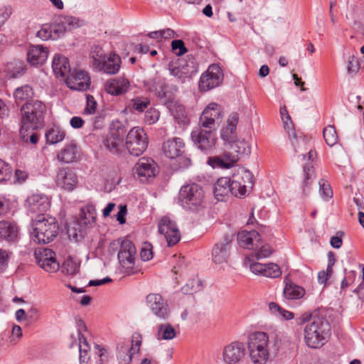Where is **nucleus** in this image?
I'll return each instance as SVG.
<instances>
[{
    "instance_id": "1",
    "label": "nucleus",
    "mask_w": 364,
    "mask_h": 364,
    "mask_svg": "<svg viewBox=\"0 0 364 364\" xmlns=\"http://www.w3.org/2000/svg\"><path fill=\"white\" fill-rule=\"evenodd\" d=\"M46 106L40 100H31L24 103L20 109L19 136L24 142L36 144L38 136L35 130L44 126Z\"/></svg>"
},
{
    "instance_id": "2",
    "label": "nucleus",
    "mask_w": 364,
    "mask_h": 364,
    "mask_svg": "<svg viewBox=\"0 0 364 364\" xmlns=\"http://www.w3.org/2000/svg\"><path fill=\"white\" fill-rule=\"evenodd\" d=\"M298 325L306 323L304 328V336L306 344L311 348L323 346L331 335L329 322L317 313H305L296 319Z\"/></svg>"
},
{
    "instance_id": "3",
    "label": "nucleus",
    "mask_w": 364,
    "mask_h": 364,
    "mask_svg": "<svg viewBox=\"0 0 364 364\" xmlns=\"http://www.w3.org/2000/svg\"><path fill=\"white\" fill-rule=\"evenodd\" d=\"M58 230L59 226L55 218L40 214L32 223L31 235L36 242L47 244L53 240Z\"/></svg>"
},
{
    "instance_id": "4",
    "label": "nucleus",
    "mask_w": 364,
    "mask_h": 364,
    "mask_svg": "<svg viewBox=\"0 0 364 364\" xmlns=\"http://www.w3.org/2000/svg\"><path fill=\"white\" fill-rule=\"evenodd\" d=\"M205 191L203 187L198 183L183 186L179 191V202L185 210L193 213H199L204 208Z\"/></svg>"
},
{
    "instance_id": "5",
    "label": "nucleus",
    "mask_w": 364,
    "mask_h": 364,
    "mask_svg": "<svg viewBox=\"0 0 364 364\" xmlns=\"http://www.w3.org/2000/svg\"><path fill=\"white\" fill-rule=\"evenodd\" d=\"M96 210L92 204H87L80 209L79 217L73 225H68L67 232L70 238L75 241L78 240V237H82V232L92 228L95 224Z\"/></svg>"
},
{
    "instance_id": "6",
    "label": "nucleus",
    "mask_w": 364,
    "mask_h": 364,
    "mask_svg": "<svg viewBox=\"0 0 364 364\" xmlns=\"http://www.w3.org/2000/svg\"><path fill=\"white\" fill-rule=\"evenodd\" d=\"M268 343L269 336L264 332L258 331L250 335L247 346L254 364H266L269 358Z\"/></svg>"
},
{
    "instance_id": "7",
    "label": "nucleus",
    "mask_w": 364,
    "mask_h": 364,
    "mask_svg": "<svg viewBox=\"0 0 364 364\" xmlns=\"http://www.w3.org/2000/svg\"><path fill=\"white\" fill-rule=\"evenodd\" d=\"M223 109L217 103H210L206 106V149L213 146L217 137L213 131H215L223 119Z\"/></svg>"
},
{
    "instance_id": "8",
    "label": "nucleus",
    "mask_w": 364,
    "mask_h": 364,
    "mask_svg": "<svg viewBox=\"0 0 364 364\" xmlns=\"http://www.w3.org/2000/svg\"><path fill=\"white\" fill-rule=\"evenodd\" d=\"M148 146V139L144 130L134 127L127 134L125 147L131 155L139 156Z\"/></svg>"
},
{
    "instance_id": "9",
    "label": "nucleus",
    "mask_w": 364,
    "mask_h": 364,
    "mask_svg": "<svg viewBox=\"0 0 364 364\" xmlns=\"http://www.w3.org/2000/svg\"><path fill=\"white\" fill-rule=\"evenodd\" d=\"M232 188L236 197L245 196L254 185L252 173L245 168H240L232 175Z\"/></svg>"
},
{
    "instance_id": "10",
    "label": "nucleus",
    "mask_w": 364,
    "mask_h": 364,
    "mask_svg": "<svg viewBox=\"0 0 364 364\" xmlns=\"http://www.w3.org/2000/svg\"><path fill=\"white\" fill-rule=\"evenodd\" d=\"M126 132L124 127L113 126L103 141L104 145L112 154L122 152L125 147L124 139Z\"/></svg>"
},
{
    "instance_id": "11",
    "label": "nucleus",
    "mask_w": 364,
    "mask_h": 364,
    "mask_svg": "<svg viewBox=\"0 0 364 364\" xmlns=\"http://www.w3.org/2000/svg\"><path fill=\"white\" fill-rule=\"evenodd\" d=\"M136 250L133 242L129 240H124L121 242L118 252V259L120 264L128 274L134 273L133 268L135 264Z\"/></svg>"
},
{
    "instance_id": "12",
    "label": "nucleus",
    "mask_w": 364,
    "mask_h": 364,
    "mask_svg": "<svg viewBox=\"0 0 364 364\" xmlns=\"http://www.w3.org/2000/svg\"><path fill=\"white\" fill-rule=\"evenodd\" d=\"M159 232L164 235L168 247L177 244L181 240V232L175 221L164 216L158 223Z\"/></svg>"
},
{
    "instance_id": "13",
    "label": "nucleus",
    "mask_w": 364,
    "mask_h": 364,
    "mask_svg": "<svg viewBox=\"0 0 364 364\" xmlns=\"http://www.w3.org/2000/svg\"><path fill=\"white\" fill-rule=\"evenodd\" d=\"M146 304L151 313L159 319H167L170 309L167 301L159 294H149L146 296Z\"/></svg>"
},
{
    "instance_id": "14",
    "label": "nucleus",
    "mask_w": 364,
    "mask_h": 364,
    "mask_svg": "<svg viewBox=\"0 0 364 364\" xmlns=\"http://www.w3.org/2000/svg\"><path fill=\"white\" fill-rule=\"evenodd\" d=\"M245 355V348L242 342H231L223 348V360L226 364H238L242 361Z\"/></svg>"
},
{
    "instance_id": "15",
    "label": "nucleus",
    "mask_w": 364,
    "mask_h": 364,
    "mask_svg": "<svg viewBox=\"0 0 364 364\" xmlns=\"http://www.w3.org/2000/svg\"><path fill=\"white\" fill-rule=\"evenodd\" d=\"M67 85L77 91L87 90L90 86V77L87 72L75 69L65 79Z\"/></svg>"
},
{
    "instance_id": "16",
    "label": "nucleus",
    "mask_w": 364,
    "mask_h": 364,
    "mask_svg": "<svg viewBox=\"0 0 364 364\" xmlns=\"http://www.w3.org/2000/svg\"><path fill=\"white\" fill-rule=\"evenodd\" d=\"M134 171L141 181H146L149 178L156 176L157 166L152 159L141 158L136 164Z\"/></svg>"
},
{
    "instance_id": "17",
    "label": "nucleus",
    "mask_w": 364,
    "mask_h": 364,
    "mask_svg": "<svg viewBox=\"0 0 364 364\" xmlns=\"http://www.w3.org/2000/svg\"><path fill=\"white\" fill-rule=\"evenodd\" d=\"M238 245L248 250H257L261 245V236L257 230H242L237 233Z\"/></svg>"
},
{
    "instance_id": "18",
    "label": "nucleus",
    "mask_w": 364,
    "mask_h": 364,
    "mask_svg": "<svg viewBox=\"0 0 364 364\" xmlns=\"http://www.w3.org/2000/svg\"><path fill=\"white\" fill-rule=\"evenodd\" d=\"M55 182L58 187L67 191H73L77 183L75 173L70 168H63L58 170Z\"/></svg>"
},
{
    "instance_id": "19",
    "label": "nucleus",
    "mask_w": 364,
    "mask_h": 364,
    "mask_svg": "<svg viewBox=\"0 0 364 364\" xmlns=\"http://www.w3.org/2000/svg\"><path fill=\"white\" fill-rule=\"evenodd\" d=\"M232 235H224L223 240L216 244L213 250V259L215 263H222L228 259L231 248Z\"/></svg>"
},
{
    "instance_id": "20",
    "label": "nucleus",
    "mask_w": 364,
    "mask_h": 364,
    "mask_svg": "<svg viewBox=\"0 0 364 364\" xmlns=\"http://www.w3.org/2000/svg\"><path fill=\"white\" fill-rule=\"evenodd\" d=\"M28 210L33 213L46 212L50 207L48 198L42 193H33L26 201Z\"/></svg>"
},
{
    "instance_id": "21",
    "label": "nucleus",
    "mask_w": 364,
    "mask_h": 364,
    "mask_svg": "<svg viewBox=\"0 0 364 364\" xmlns=\"http://www.w3.org/2000/svg\"><path fill=\"white\" fill-rule=\"evenodd\" d=\"M189 62L183 60H179L177 66L171 67L169 65V70L171 74L179 79L186 77L197 72V67L195 65L194 58L192 56H188Z\"/></svg>"
},
{
    "instance_id": "22",
    "label": "nucleus",
    "mask_w": 364,
    "mask_h": 364,
    "mask_svg": "<svg viewBox=\"0 0 364 364\" xmlns=\"http://www.w3.org/2000/svg\"><path fill=\"white\" fill-rule=\"evenodd\" d=\"M224 78V74L219 64L213 63L206 69V91L219 87Z\"/></svg>"
},
{
    "instance_id": "23",
    "label": "nucleus",
    "mask_w": 364,
    "mask_h": 364,
    "mask_svg": "<svg viewBox=\"0 0 364 364\" xmlns=\"http://www.w3.org/2000/svg\"><path fill=\"white\" fill-rule=\"evenodd\" d=\"M213 193L218 201H223L229 193L234 196L231 179L227 177L219 178L214 184Z\"/></svg>"
},
{
    "instance_id": "24",
    "label": "nucleus",
    "mask_w": 364,
    "mask_h": 364,
    "mask_svg": "<svg viewBox=\"0 0 364 364\" xmlns=\"http://www.w3.org/2000/svg\"><path fill=\"white\" fill-rule=\"evenodd\" d=\"M52 68L58 78L65 79L70 73L71 68L68 58L60 54H55L53 58Z\"/></svg>"
},
{
    "instance_id": "25",
    "label": "nucleus",
    "mask_w": 364,
    "mask_h": 364,
    "mask_svg": "<svg viewBox=\"0 0 364 364\" xmlns=\"http://www.w3.org/2000/svg\"><path fill=\"white\" fill-rule=\"evenodd\" d=\"M184 143L181 138L174 137L164 143L163 151L164 154L170 159H176L183 152Z\"/></svg>"
},
{
    "instance_id": "26",
    "label": "nucleus",
    "mask_w": 364,
    "mask_h": 364,
    "mask_svg": "<svg viewBox=\"0 0 364 364\" xmlns=\"http://www.w3.org/2000/svg\"><path fill=\"white\" fill-rule=\"evenodd\" d=\"M120 65V57L116 54H110L108 57L105 56L96 69L109 75H114L119 72Z\"/></svg>"
},
{
    "instance_id": "27",
    "label": "nucleus",
    "mask_w": 364,
    "mask_h": 364,
    "mask_svg": "<svg viewBox=\"0 0 364 364\" xmlns=\"http://www.w3.org/2000/svg\"><path fill=\"white\" fill-rule=\"evenodd\" d=\"M130 84L124 77H117L108 80L105 85L106 92L112 95H119L128 91Z\"/></svg>"
},
{
    "instance_id": "28",
    "label": "nucleus",
    "mask_w": 364,
    "mask_h": 364,
    "mask_svg": "<svg viewBox=\"0 0 364 364\" xmlns=\"http://www.w3.org/2000/svg\"><path fill=\"white\" fill-rule=\"evenodd\" d=\"M47 48L37 45L30 47L27 53L28 62L32 65L43 64L48 58Z\"/></svg>"
},
{
    "instance_id": "29",
    "label": "nucleus",
    "mask_w": 364,
    "mask_h": 364,
    "mask_svg": "<svg viewBox=\"0 0 364 364\" xmlns=\"http://www.w3.org/2000/svg\"><path fill=\"white\" fill-rule=\"evenodd\" d=\"M238 122L239 114L237 112H232L229 115L227 124L221 131V138L225 141H231L233 138H235Z\"/></svg>"
},
{
    "instance_id": "30",
    "label": "nucleus",
    "mask_w": 364,
    "mask_h": 364,
    "mask_svg": "<svg viewBox=\"0 0 364 364\" xmlns=\"http://www.w3.org/2000/svg\"><path fill=\"white\" fill-rule=\"evenodd\" d=\"M178 91V87L174 85L164 84L161 86L158 91V97L161 102L166 106L171 107L176 101L174 100L175 95Z\"/></svg>"
},
{
    "instance_id": "31",
    "label": "nucleus",
    "mask_w": 364,
    "mask_h": 364,
    "mask_svg": "<svg viewBox=\"0 0 364 364\" xmlns=\"http://www.w3.org/2000/svg\"><path fill=\"white\" fill-rule=\"evenodd\" d=\"M18 237V228L11 221H0V238L8 242H14Z\"/></svg>"
},
{
    "instance_id": "32",
    "label": "nucleus",
    "mask_w": 364,
    "mask_h": 364,
    "mask_svg": "<svg viewBox=\"0 0 364 364\" xmlns=\"http://www.w3.org/2000/svg\"><path fill=\"white\" fill-rule=\"evenodd\" d=\"M205 114V109L203 110L200 119L198 127L194 128L191 132V139L194 144H196L198 149L203 150L204 142H205V120L203 119V115Z\"/></svg>"
},
{
    "instance_id": "33",
    "label": "nucleus",
    "mask_w": 364,
    "mask_h": 364,
    "mask_svg": "<svg viewBox=\"0 0 364 364\" xmlns=\"http://www.w3.org/2000/svg\"><path fill=\"white\" fill-rule=\"evenodd\" d=\"M230 145V149L239 157L248 156L251 153V146L244 139L233 138L231 141H227Z\"/></svg>"
},
{
    "instance_id": "34",
    "label": "nucleus",
    "mask_w": 364,
    "mask_h": 364,
    "mask_svg": "<svg viewBox=\"0 0 364 364\" xmlns=\"http://www.w3.org/2000/svg\"><path fill=\"white\" fill-rule=\"evenodd\" d=\"M77 151L75 144L65 146L57 156L58 159L63 163L69 164L77 159Z\"/></svg>"
},
{
    "instance_id": "35",
    "label": "nucleus",
    "mask_w": 364,
    "mask_h": 364,
    "mask_svg": "<svg viewBox=\"0 0 364 364\" xmlns=\"http://www.w3.org/2000/svg\"><path fill=\"white\" fill-rule=\"evenodd\" d=\"M178 123L186 124L188 123L187 112L183 105L178 102L173 104V106L168 107Z\"/></svg>"
},
{
    "instance_id": "36",
    "label": "nucleus",
    "mask_w": 364,
    "mask_h": 364,
    "mask_svg": "<svg viewBox=\"0 0 364 364\" xmlns=\"http://www.w3.org/2000/svg\"><path fill=\"white\" fill-rule=\"evenodd\" d=\"M65 136V132L59 127L53 126L46 132V141L48 144H54L62 141Z\"/></svg>"
},
{
    "instance_id": "37",
    "label": "nucleus",
    "mask_w": 364,
    "mask_h": 364,
    "mask_svg": "<svg viewBox=\"0 0 364 364\" xmlns=\"http://www.w3.org/2000/svg\"><path fill=\"white\" fill-rule=\"evenodd\" d=\"M80 262L72 257H68L63 264L62 271L63 273L73 276L79 272Z\"/></svg>"
},
{
    "instance_id": "38",
    "label": "nucleus",
    "mask_w": 364,
    "mask_h": 364,
    "mask_svg": "<svg viewBox=\"0 0 364 364\" xmlns=\"http://www.w3.org/2000/svg\"><path fill=\"white\" fill-rule=\"evenodd\" d=\"M34 95L33 88L28 85H23L15 90L14 92V97L16 101H28L29 99L32 98Z\"/></svg>"
},
{
    "instance_id": "39",
    "label": "nucleus",
    "mask_w": 364,
    "mask_h": 364,
    "mask_svg": "<svg viewBox=\"0 0 364 364\" xmlns=\"http://www.w3.org/2000/svg\"><path fill=\"white\" fill-rule=\"evenodd\" d=\"M156 336L159 340H171L176 336V331L171 324L163 323L159 326Z\"/></svg>"
},
{
    "instance_id": "40",
    "label": "nucleus",
    "mask_w": 364,
    "mask_h": 364,
    "mask_svg": "<svg viewBox=\"0 0 364 364\" xmlns=\"http://www.w3.org/2000/svg\"><path fill=\"white\" fill-rule=\"evenodd\" d=\"M61 23L65 25L67 31L74 30L85 24L84 20L72 16H61Z\"/></svg>"
},
{
    "instance_id": "41",
    "label": "nucleus",
    "mask_w": 364,
    "mask_h": 364,
    "mask_svg": "<svg viewBox=\"0 0 364 364\" xmlns=\"http://www.w3.org/2000/svg\"><path fill=\"white\" fill-rule=\"evenodd\" d=\"M304 288L293 284L287 285L284 290L285 296L290 299H299L304 295Z\"/></svg>"
},
{
    "instance_id": "42",
    "label": "nucleus",
    "mask_w": 364,
    "mask_h": 364,
    "mask_svg": "<svg viewBox=\"0 0 364 364\" xmlns=\"http://www.w3.org/2000/svg\"><path fill=\"white\" fill-rule=\"evenodd\" d=\"M269 309L272 314L277 316H280L285 320H291L294 318L292 312L282 309L275 302H270L269 304Z\"/></svg>"
},
{
    "instance_id": "43",
    "label": "nucleus",
    "mask_w": 364,
    "mask_h": 364,
    "mask_svg": "<svg viewBox=\"0 0 364 364\" xmlns=\"http://www.w3.org/2000/svg\"><path fill=\"white\" fill-rule=\"evenodd\" d=\"M323 136L326 143L332 146L338 142V134L334 126L328 125L323 129Z\"/></svg>"
},
{
    "instance_id": "44",
    "label": "nucleus",
    "mask_w": 364,
    "mask_h": 364,
    "mask_svg": "<svg viewBox=\"0 0 364 364\" xmlns=\"http://www.w3.org/2000/svg\"><path fill=\"white\" fill-rule=\"evenodd\" d=\"M38 264L46 272H55L59 269L60 264L55 258L38 259Z\"/></svg>"
},
{
    "instance_id": "45",
    "label": "nucleus",
    "mask_w": 364,
    "mask_h": 364,
    "mask_svg": "<svg viewBox=\"0 0 364 364\" xmlns=\"http://www.w3.org/2000/svg\"><path fill=\"white\" fill-rule=\"evenodd\" d=\"M346 63L348 73L351 76L355 75L360 69V63L358 58L353 53H348Z\"/></svg>"
},
{
    "instance_id": "46",
    "label": "nucleus",
    "mask_w": 364,
    "mask_h": 364,
    "mask_svg": "<svg viewBox=\"0 0 364 364\" xmlns=\"http://www.w3.org/2000/svg\"><path fill=\"white\" fill-rule=\"evenodd\" d=\"M202 282L198 277H194L189 280L186 284L182 287V291L186 294H191L201 289Z\"/></svg>"
},
{
    "instance_id": "47",
    "label": "nucleus",
    "mask_w": 364,
    "mask_h": 364,
    "mask_svg": "<svg viewBox=\"0 0 364 364\" xmlns=\"http://www.w3.org/2000/svg\"><path fill=\"white\" fill-rule=\"evenodd\" d=\"M304 181L303 183V192L304 194L308 193L309 185L311 184L314 179V170L313 166H305L304 168Z\"/></svg>"
},
{
    "instance_id": "48",
    "label": "nucleus",
    "mask_w": 364,
    "mask_h": 364,
    "mask_svg": "<svg viewBox=\"0 0 364 364\" xmlns=\"http://www.w3.org/2000/svg\"><path fill=\"white\" fill-rule=\"evenodd\" d=\"M106 55L102 48L99 46H95L92 48L90 52V57L92 58V65L94 68H97V65H100V63L105 58Z\"/></svg>"
},
{
    "instance_id": "49",
    "label": "nucleus",
    "mask_w": 364,
    "mask_h": 364,
    "mask_svg": "<svg viewBox=\"0 0 364 364\" xmlns=\"http://www.w3.org/2000/svg\"><path fill=\"white\" fill-rule=\"evenodd\" d=\"M150 104L147 97H137L131 100L129 106L132 109L143 112Z\"/></svg>"
},
{
    "instance_id": "50",
    "label": "nucleus",
    "mask_w": 364,
    "mask_h": 364,
    "mask_svg": "<svg viewBox=\"0 0 364 364\" xmlns=\"http://www.w3.org/2000/svg\"><path fill=\"white\" fill-rule=\"evenodd\" d=\"M282 274L279 265L274 263L266 264L264 276L270 278H277Z\"/></svg>"
},
{
    "instance_id": "51",
    "label": "nucleus",
    "mask_w": 364,
    "mask_h": 364,
    "mask_svg": "<svg viewBox=\"0 0 364 364\" xmlns=\"http://www.w3.org/2000/svg\"><path fill=\"white\" fill-rule=\"evenodd\" d=\"M319 192L324 200H328L333 196V191L330 184L324 179L319 181Z\"/></svg>"
},
{
    "instance_id": "52",
    "label": "nucleus",
    "mask_w": 364,
    "mask_h": 364,
    "mask_svg": "<svg viewBox=\"0 0 364 364\" xmlns=\"http://www.w3.org/2000/svg\"><path fill=\"white\" fill-rule=\"evenodd\" d=\"M50 28L53 31V39L60 37L67 31L65 25L61 23V16H59L55 23L50 26Z\"/></svg>"
},
{
    "instance_id": "53",
    "label": "nucleus",
    "mask_w": 364,
    "mask_h": 364,
    "mask_svg": "<svg viewBox=\"0 0 364 364\" xmlns=\"http://www.w3.org/2000/svg\"><path fill=\"white\" fill-rule=\"evenodd\" d=\"M14 64L16 67H13L14 63H10L9 65V70L11 73V77L16 78L24 73L26 66L22 61H16Z\"/></svg>"
},
{
    "instance_id": "54",
    "label": "nucleus",
    "mask_w": 364,
    "mask_h": 364,
    "mask_svg": "<svg viewBox=\"0 0 364 364\" xmlns=\"http://www.w3.org/2000/svg\"><path fill=\"white\" fill-rule=\"evenodd\" d=\"M12 173V168L9 164L0 159V183L9 180Z\"/></svg>"
},
{
    "instance_id": "55",
    "label": "nucleus",
    "mask_w": 364,
    "mask_h": 364,
    "mask_svg": "<svg viewBox=\"0 0 364 364\" xmlns=\"http://www.w3.org/2000/svg\"><path fill=\"white\" fill-rule=\"evenodd\" d=\"M171 50L178 56H181L188 51L184 42L181 39H176L171 42Z\"/></svg>"
},
{
    "instance_id": "56",
    "label": "nucleus",
    "mask_w": 364,
    "mask_h": 364,
    "mask_svg": "<svg viewBox=\"0 0 364 364\" xmlns=\"http://www.w3.org/2000/svg\"><path fill=\"white\" fill-rule=\"evenodd\" d=\"M240 159V157L230 149V151L225 153L223 157V160L225 164V168H229L233 166Z\"/></svg>"
},
{
    "instance_id": "57",
    "label": "nucleus",
    "mask_w": 364,
    "mask_h": 364,
    "mask_svg": "<svg viewBox=\"0 0 364 364\" xmlns=\"http://www.w3.org/2000/svg\"><path fill=\"white\" fill-rule=\"evenodd\" d=\"M159 112L156 109L151 108L146 112L144 120L149 124H152L159 120Z\"/></svg>"
},
{
    "instance_id": "58",
    "label": "nucleus",
    "mask_w": 364,
    "mask_h": 364,
    "mask_svg": "<svg viewBox=\"0 0 364 364\" xmlns=\"http://www.w3.org/2000/svg\"><path fill=\"white\" fill-rule=\"evenodd\" d=\"M86 107L84 112L87 114H94L97 108V102L92 95H87L86 96Z\"/></svg>"
},
{
    "instance_id": "59",
    "label": "nucleus",
    "mask_w": 364,
    "mask_h": 364,
    "mask_svg": "<svg viewBox=\"0 0 364 364\" xmlns=\"http://www.w3.org/2000/svg\"><path fill=\"white\" fill-rule=\"evenodd\" d=\"M151 248L152 247L150 243L144 244L140 252V256L142 260L149 261L153 257V252Z\"/></svg>"
},
{
    "instance_id": "60",
    "label": "nucleus",
    "mask_w": 364,
    "mask_h": 364,
    "mask_svg": "<svg viewBox=\"0 0 364 364\" xmlns=\"http://www.w3.org/2000/svg\"><path fill=\"white\" fill-rule=\"evenodd\" d=\"M9 254L7 251L0 249V273L5 271L8 267Z\"/></svg>"
},
{
    "instance_id": "61",
    "label": "nucleus",
    "mask_w": 364,
    "mask_h": 364,
    "mask_svg": "<svg viewBox=\"0 0 364 364\" xmlns=\"http://www.w3.org/2000/svg\"><path fill=\"white\" fill-rule=\"evenodd\" d=\"M37 36L42 40L46 41L50 38H53V31L50 26H44L37 32Z\"/></svg>"
},
{
    "instance_id": "62",
    "label": "nucleus",
    "mask_w": 364,
    "mask_h": 364,
    "mask_svg": "<svg viewBox=\"0 0 364 364\" xmlns=\"http://www.w3.org/2000/svg\"><path fill=\"white\" fill-rule=\"evenodd\" d=\"M208 164L213 168H225V164L223 160V158L219 157V156L209 157Z\"/></svg>"
},
{
    "instance_id": "63",
    "label": "nucleus",
    "mask_w": 364,
    "mask_h": 364,
    "mask_svg": "<svg viewBox=\"0 0 364 364\" xmlns=\"http://www.w3.org/2000/svg\"><path fill=\"white\" fill-rule=\"evenodd\" d=\"M35 255L37 262L38 259L55 258V253L52 250L48 248L40 250L38 253L36 252Z\"/></svg>"
},
{
    "instance_id": "64",
    "label": "nucleus",
    "mask_w": 364,
    "mask_h": 364,
    "mask_svg": "<svg viewBox=\"0 0 364 364\" xmlns=\"http://www.w3.org/2000/svg\"><path fill=\"white\" fill-rule=\"evenodd\" d=\"M266 264L255 262L250 264V270L255 274L264 276Z\"/></svg>"
}]
</instances>
